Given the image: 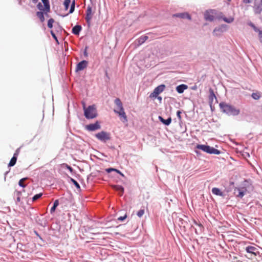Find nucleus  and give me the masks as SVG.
I'll return each instance as SVG.
<instances>
[{"instance_id": "1", "label": "nucleus", "mask_w": 262, "mask_h": 262, "mask_svg": "<svg viewBox=\"0 0 262 262\" xmlns=\"http://www.w3.org/2000/svg\"><path fill=\"white\" fill-rule=\"evenodd\" d=\"M195 153L198 156L201 155V152L196 149L201 150L202 151L206 152L210 155H219L221 154V151L211 147L207 144H197L195 146Z\"/></svg>"}, {"instance_id": "2", "label": "nucleus", "mask_w": 262, "mask_h": 262, "mask_svg": "<svg viewBox=\"0 0 262 262\" xmlns=\"http://www.w3.org/2000/svg\"><path fill=\"white\" fill-rule=\"evenodd\" d=\"M219 106L221 111L228 116H236L240 113L239 109L225 102H221Z\"/></svg>"}, {"instance_id": "3", "label": "nucleus", "mask_w": 262, "mask_h": 262, "mask_svg": "<svg viewBox=\"0 0 262 262\" xmlns=\"http://www.w3.org/2000/svg\"><path fill=\"white\" fill-rule=\"evenodd\" d=\"M114 103L117 105L118 108V111L114 110V112L116 114H117L118 116L123 119V122H126L127 121V116L124 112L123 104L120 99L118 98H117L115 99Z\"/></svg>"}, {"instance_id": "4", "label": "nucleus", "mask_w": 262, "mask_h": 262, "mask_svg": "<svg viewBox=\"0 0 262 262\" xmlns=\"http://www.w3.org/2000/svg\"><path fill=\"white\" fill-rule=\"evenodd\" d=\"M84 115L87 119H92L98 116L95 105L88 106L87 108L84 106Z\"/></svg>"}, {"instance_id": "5", "label": "nucleus", "mask_w": 262, "mask_h": 262, "mask_svg": "<svg viewBox=\"0 0 262 262\" xmlns=\"http://www.w3.org/2000/svg\"><path fill=\"white\" fill-rule=\"evenodd\" d=\"M96 138L103 143H106L111 139V136L109 133L105 131H101L95 134Z\"/></svg>"}, {"instance_id": "6", "label": "nucleus", "mask_w": 262, "mask_h": 262, "mask_svg": "<svg viewBox=\"0 0 262 262\" xmlns=\"http://www.w3.org/2000/svg\"><path fill=\"white\" fill-rule=\"evenodd\" d=\"M227 29V25L225 24L221 25L219 26L216 27L212 32V34L214 36L219 37L222 34L226 31Z\"/></svg>"}, {"instance_id": "7", "label": "nucleus", "mask_w": 262, "mask_h": 262, "mask_svg": "<svg viewBox=\"0 0 262 262\" xmlns=\"http://www.w3.org/2000/svg\"><path fill=\"white\" fill-rule=\"evenodd\" d=\"M166 86L164 84H160L155 88L153 92L150 94L149 98H156L158 96L163 92Z\"/></svg>"}, {"instance_id": "8", "label": "nucleus", "mask_w": 262, "mask_h": 262, "mask_svg": "<svg viewBox=\"0 0 262 262\" xmlns=\"http://www.w3.org/2000/svg\"><path fill=\"white\" fill-rule=\"evenodd\" d=\"M92 7L91 5H88L86 10L85 20L88 28H90L91 25V19L92 18Z\"/></svg>"}, {"instance_id": "9", "label": "nucleus", "mask_w": 262, "mask_h": 262, "mask_svg": "<svg viewBox=\"0 0 262 262\" xmlns=\"http://www.w3.org/2000/svg\"><path fill=\"white\" fill-rule=\"evenodd\" d=\"M85 129L89 132H93L101 128V125L99 121H96L94 123H90L85 127Z\"/></svg>"}, {"instance_id": "10", "label": "nucleus", "mask_w": 262, "mask_h": 262, "mask_svg": "<svg viewBox=\"0 0 262 262\" xmlns=\"http://www.w3.org/2000/svg\"><path fill=\"white\" fill-rule=\"evenodd\" d=\"M253 8L255 14H260L262 12V0H254Z\"/></svg>"}, {"instance_id": "11", "label": "nucleus", "mask_w": 262, "mask_h": 262, "mask_svg": "<svg viewBox=\"0 0 262 262\" xmlns=\"http://www.w3.org/2000/svg\"><path fill=\"white\" fill-rule=\"evenodd\" d=\"M247 25L251 27L255 32L258 33V37L259 42L262 43V30L258 28L252 21L247 22Z\"/></svg>"}, {"instance_id": "12", "label": "nucleus", "mask_w": 262, "mask_h": 262, "mask_svg": "<svg viewBox=\"0 0 262 262\" xmlns=\"http://www.w3.org/2000/svg\"><path fill=\"white\" fill-rule=\"evenodd\" d=\"M247 192V189L243 187H235L234 188V194L236 197L242 199Z\"/></svg>"}, {"instance_id": "13", "label": "nucleus", "mask_w": 262, "mask_h": 262, "mask_svg": "<svg viewBox=\"0 0 262 262\" xmlns=\"http://www.w3.org/2000/svg\"><path fill=\"white\" fill-rule=\"evenodd\" d=\"M88 61L85 60H82L79 62L76 67L75 72H77L83 70L88 66Z\"/></svg>"}, {"instance_id": "14", "label": "nucleus", "mask_w": 262, "mask_h": 262, "mask_svg": "<svg viewBox=\"0 0 262 262\" xmlns=\"http://www.w3.org/2000/svg\"><path fill=\"white\" fill-rule=\"evenodd\" d=\"M209 103L210 107L212 108V105L213 103V99H215L217 101V98L214 94L213 90L210 88L209 89Z\"/></svg>"}, {"instance_id": "15", "label": "nucleus", "mask_w": 262, "mask_h": 262, "mask_svg": "<svg viewBox=\"0 0 262 262\" xmlns=\"http://www.w3.org/2000/svg\"><path fill=\"white\" fill-rule=\"evenodd\" d=\"M173 17H179L183 19L187 18L189 20L191 19V15L187 12L176 13L173 15Z\"/></svg>"}, {"instance_id": "16", "label": "nucleus", "mask_w": 262, "mask_h": 262, "mask_svg": "<svg viewBox=\"0 0 262 262\" xmlns=\"http://www.w3.org/2000/svg\"><path fill=\"white\" fill-rule=\"evenodd\" d=\"M245 250L247 253L252 254L255 256L257 255L258 253L257 249L255 247L252 246H248L246 247Z\"/></svg>"}, {"instance_id": "17", "label": "nucleus", "mask_w": 262, "mask_h": 262, "mask_svg": "<svg viewBox=\"0 0 262 262\" xmlns=\"http://www.w3.org/2000/svg\"><path fill=\"white\" fill-rule=\"evenodd\" d=\"M148 37L147 36L142 35L135 40V43L137 45V46H140L144 43L145 41L148 39Z\"/></svg>"}, {"instance_id": "18", "label": "nucleus", "mask_w": 262, "mask_h": 262, "mask_svg": "<svg viewBox=\"0 0 262 262\" xmlns=\"http://www.w3.org/2000/svg\"><path fill=\"white\" fill-rule=\"evenodd\" d=\"M81 30V26L77 24L72 28V33L75 35H79Z\"/></svg>"}, {"instance_id": "19", "label": "nucleus", "mask_w": 262, "mask_h": 262, "mask_svg": "<svg viewBox=\"0 0 262 262\" xmlns=\"http://www.w3.org/2000/svg\"><path fill=\"white\" fill-rule=\"evenodd\" d=\"M158 119L165 126L169 125L172 121L170 117H169L167 119H165L162 116H159L158 117Z\"/></svg>"}, {"instance_id": "20", "label": "nucleus", "mask_w": 262, "mask_h": 262, "mask_svg": "<svg viewBox=\"0 0 262 262\" xmlns=\"http://www.w3.org/2000/svg\"><path fill=\"white\" fill-rule=\"evenodd\" d=\"M188 88V85L185 84H181L176 86V91L179 94H182L185 90Z\"/></svg>"}, {"instance_id": "21", "label": "nucleus", "mask_w": 262, "mask_h": 262, "mask_svg": "<svg viewBox=\"0 0 262 262\" xmlns=\"http://www.w3.org/2000/svg\"><path fill=\"white\" fill-rule=\"evenodd\" d=\"M212 193L216 195L220 196H224L225 194L223 192L221 191V190L217 187H213L212 189Z\"/></svg>"}, {"instance_id": "22", "label": "nucleus", "mask_w": 262, "mask_h": 262, "mask_svg": "<svg viewBox=\"0 0 262 262\" xmlns=\"http://www.w3.org/2000/svg\"><path fill=\"white\" fill-rule=\"evenodd\" d=\"M251 181L250 179L247 180H244V181L242 183L241 186L240 187H243L245 188L246 189H248V188H249L250 186H251Z\"/></svg>"}, {"instance_id": "23", "label": "nucleus", "mask_w": 262, "mask_h": 262, "mask_svg": "<svg viewBox=\"0 0 262 262\" xmlns=\"http://www.w3.org/2000/svg\"><path fill=\"white\" fill-rule=\"evenodd\" d=\"M204 18L206 20H208L209 21H213L215 19V17L213 15L209 13L208 11H206L205 12L204 14Z\"/></svg>"}, {"instance_id": "24", "label": "nucleus", "mask_w": 262, "mask_h": 262, "mask_svg": "<svg viewBox=\"0 0 262 262\" xmlns=\"http://www.w3.org/2000/svg\"><path fill=\"white\" fill-rule=\"evenodd\" d=\"M59 200H56L54 201V202L53 203V205L50 209V213L51 214L53 213L55 211V210H56L57 207H58V206L59 205Z\"/></svg>"}, {"instance_id": "25", "label": "nucleus", "mask_w": 262, "mask_h": 262, "mask_svg": "<svg viewBox=\"0 0 262 262\" xmlns=\"http://www.w3.org/2000/svg\"><path fill=\"white\" fill-rule=\"evenodd\" d=\"M36 15L39 18L40 21L41 23H43L45 21V13L43 12L37 11L36 13Z\"/></svg>"}, {"instance_id": "26", "label": "nucleus", "mask_w": 262, "mask_h": 262, "mask_svg": "<svg viewBox=\"0 0 262 262\" xmlns=\"http://www.w3.org/2000/svg\"><path fill=\"white\" fill-rule=\"evenodd\" d=\"M17 159V157H16V155H13L8 165V167H12L14 166L16 163Z\"/></svg>"}, {"instance_id": "27", "label": "nucleus", "mask_w": 262, "mask_h": 262, "mask_svg": "<svg viewBox=\"0 0 262 262\" xmlns=\"http://www.w3.org/2000/svg\"><path fill=\"white\" fill-rule=\"evenodd\" d=\"M70 181L73 183V184L76 187V188L78 189H80V186L79 183L73 178L68 177Z\"/></svg>"}, {"instance_id": "28", "label": "nucleus", "mask_w": 262, "mask_h": 262, "mask_svg": "<svg viewBox=\"0 0 262 262\" xmlns=\"http://www.w3.org/2000/svg\"><path fill=\"white\" fill-rule=\"evenodd\" d=\"M179 226L180 227H183L184 229L186 228V225L188 224L187 222L183 219L180 218L179 219Z\"/></svg>"}, {"instance_id": "29", "label": "nucleus", "mask_w": 262, "mask_h": 262, "mask_svg": "<svg viewBox=\"0 0 262 262\" xmlns=\"http://www.w3.org/2000/svg\"><path fill=\"white\" fill-rule=\"evenodd\" d=\"M116 190L118 191L119 194L120 195H122L123 193H124V187L121 186V185H117L116 186Z\"/></svg>"}, {"instance_id": "30", "label": "nucleus", "mask_w": 262, "mask_h": 262, "mask_svg": "<svg viewBox=\"0 0 262 262\" xmlns=\"http://www.w3.org/2000/svg\"><path fill=\"white\" fill-rule=\"evenodd\" d=\"M62 167L67 168L68 170H69V171L72 173L73 174L75 173V170L73 169V168L68 164L66 163L62 164Z\"/></svg>"}, {"instance_id": "31", "label": "nucleus", "mask_w": 262, "mask_h": 262, "mask_svg": "<svg viewBox=\"0 0 262 262\" xmlns=\"http://www.w3.org/2000/svg\"><path fill=\"white\" fill-rule=\"evenodd\" d=\"M27 179H28V178L27 177L21 179L18 182L19 186L23 188L26 187V185L24 183V182Z\"/></svg>"}, {"instance_id": "32", "label": "nucleus", "mask_w": 262, "mask_h": 262, "mask_svg": "<svg viewBox=\"0 0 262 262\" xmlns=\"http://www.w3.org/2000/svg\"><path fill=\"white\" fill-rule=\"evenodd\" d=\"M54 19L52 18H50L48 20L47 26L49 28L52 29L53 27V23H54Z\"/></svg>"}, {"instance_id": "33", "label": "nucleus", "mask_w": 262, "mask_h": 262, "mask_svg": "<svg viewBox=\"0 0 262 262\" xmlns=\"http://www.w3.org/2000/svg\"><path fill=\"white\" fill-rule=\"evenodd\" d=\"M222 19L224 21L227 23H231L234 20V18L232 17H223Z\"/></svg>"}, {"instance_id": "34", "label": "nucleus", "mask_w": 262, "mask_h": 262, "mask_svg": "<svg viewBox=\"0 0 262 262\" xmlns=\"http://www.w3.org/2000/svg\"><path fill=\"white\" fill-rule=\"evenodd\" d=\"M71 0H64V1L63 5L64 7V9L66 10H67L69 9L70 4H71Z\"/></svg>"}, {"instance_id": "35", "label": "nucleus", "mask_w": 262, "mask_h": 262, "mask_svg": "<svg viewBox=\"0 0 262 262\" xmlns=\"http://www.w3.org/2000/svg\"><path fill=\"white\" fill-rule=\"evenodd\" d=\"M251 97L254 100H258L260 97V95L259 93L258 92L253 93L251 95Z\"/></svg>"}, {"instance_id": "36", "label": "nucleus", "mask_w": 262, "mask_h": 262, "mask_svg": "<svg viewBox=\"0 0 262 262\" xmlns=\"http://www.w3.org/2000/svg\"><path fill=\"white\" fill-rule=\"evenodd\" d=\"M43 10L42 12L45 13V14H47V13H48L50 11V4L43 5Z\"/></svg>"}, {"instance_id": "37", "label": "nucleus", "mask_w": 262, "mask_h": 262, "mask_svg": "<svg viewBox=\"0 0 262 262\" xmlns=\"http://www.w3.org/2000/svg\"><path fill=\"white\" fill-rule=\"evenodd\" d=\"M42 195V193H37V194H35L33 197H32V201L34 202V201H35L36 200H37L38 199H39V198H40Z\"/></svg>"}, {"instance_id": "38", "label": "nucleus", "mask_w": 262, "mask_h": 262, "mask_svg": "<svg viewBox=\"0 0 262 262\" xmlns=\"http://www.w3.org/2000/svg\"><path fill=\"white\" fill-rule=\"evenodd\" d=\"M75 2L74 0L72 2V4L71 5V7H70V10L69 12V14L73 13V12L75 10Z\"/></svg>"}, {"instance_id": "39", "label": "nucleus", "mask_w": 262, "mask_h": 262, "mask_svg": "<svg viewBox=\"0 0 262 262\" xmlns=\"http://www.w3.org/2000/svg\"><path fill=\"white\" fill-rule=\"evenodd\" d=\"M96 177L95 175H94L93 173H90L87 177V182L89 183V182H92L93 181V179Z\"/></svg>"}, {"instance_id": "40", "label": "nucleus", "mask_w": 262, "mask_h": 262, "mask_svg": "<svg viewBox=\"0 0 262 262\" xmlns=\"http://www.w3.org/2000/svg\"><path fill=\"white\" fill-rule=\"evenodd\" d=\"M144 209H140L137 213V215L139 217H141L144 214Z\"/></svg>"}, {"instance_id": "41", "label": "nucleus", "mask_w": 262, "mask_h": 262, "mask_svg": "<svg viewBox=\"0 0 262 262\" xmlns=\"http://www.w3.org/2000/svg\"><path fill=\"white\" fill-rule=\"evenodd\" d=\"M50 33H51L52 37L54 38V39L58 43L59 42H58V38L56 36L55 33L54 32V31L52 30H51L50 31Z\"/></svg>"}, {"instance_id": "42", "label": "nucleus", "mask_w": 262, "mask_h": 262, "mask_svg": "<svg viewBox=\"0 0 262 262\" xmlns=\"http://www.w3.org/2000/svg\"><path fill=\"white\" fill-rule=\"evenodd\" d=\"M25 246L23 245L22 243H18L17 244V248L18 249H19L20 251H25V250L23 249L24 247H25Z\"/></svg>"}, {"instance_id": "43", "label": "nucleus", "mask_w": 262, "mask_h": 262, "mask_svg": "<svg viewBox=\"0 0 262 262\" xmlns=\"http://www.w3.org/2000/svg\"><path fill=\"white\" fill-rule=\"evenodd\" d=\"M127 214H125L123 216H121L120 217H119L118 218V221H120V222H123L126 218H127Z\"/></svg>"}, {"instance_id": "44", "label": "nucleus", "mask_w": 262, "mask_h": 262, "mask_svg": "<svg viewBox=\"0 0 262 262\" xmlns=\"http://www.w3.org/2000/svg\"><path fill=\"white\" fill-rule=\"evenodd\" d=\"M115 170H116V168L112 167H110L105 169L106 172L108 173H111L113 171L115 172Z\"/></svg>"}, {"instance_id": "45", "label": "nucleus", "mask_w": 262, "mask_h": 262, "mask_svg": "<svg viewBox=\"0 0 262 262\" xmlns=\"http://www.w3.org/2000/svg\"><path fill=\"white\" fill-rule=\"evenodd\" d=\"M37 8L38 10H40V11H41L42 12L43 10V6L42 5L41 3H38L37 5Z\"/></svg>"}, {"instance_id": "46", "label": "nucleus", "mask_w": 262, "mask_h": 262, "mask_svg": "<svg viewBox=\"0 0 262 262\" xmlns=\"http://www.w3.org/2000/svg\"><path fill=\"white\" fill-rule=\"evenodd\" d=\"M181 114H182L181 111H180V110L177 111V116L180 121H181L182 119Z\"/></svg>"}, {"instance_id": "47", "label": "nucleus", "mask_w": 262, "mask_h": 262, "mask_svg": "<svg viewBox=\"0 0 262 262\" xmlns=\"http://www.w3.org/2000/svg\"><path fill=\"white\" fill-rule=\"evenodd\" d=\"M88 49V47L86 46L85 47L84 51H83V55L85 57H87L88 56V53L87 52Z\"/></svg>"}, {"instance_id": "48", "label": "nucleus", "mask_w": 262, "mask_h": 262, "mask_svg": "<svg viewBox=\"0 0 262 262\" xmlns=\"http://www.w3.org/2000/svg\"><path fill=\"white\" fill-rule=\"evenodd\" d=\"M34 233L40 240H41L42 241H44L43 238L41 237V236L39 235L37 231H34Z\"/></svg>"}, {"instance_id": "49", "label": "nucleus", "mask_w": 262, "mask_h": 262, "mask_svg": "<svg viewBox=\"0 0 262 262\" xmlns=\"http://www.w3.org/2000/svg\"><path fill=\"white\" fill-rule=\"evenodd\" d=\"M19 151H20V148H18L15 151V152L14 153L13 155L15 156L16 155V157H18V156L19 155Z\"/></svg>"}, {"instance_id": "50", "label": "nucleus", "mask_w": 262, "mask_h": 262, "mask_svg": "<svg viewBox=\"0 0 262 262\" xmlns=\"http://www.w3.org/2000/svg\"><path fill=\"white\" fill-rule=\"evenodd\" d=\"M43 5L50 4L49 0H41Z\"/></svg>"}, {"instance_id": "51", "label": "nucleus", "mask_w": 262, "mask_h": 262, "mask_svg": "<svg viewBox=\"0 0 262 262\" xmlns=\"http://www.w3.org/2000/svg\"><path fill=\"white\" fill-rule=\"evenodd\" d=\"M115 172H116V173H118L119 174H120V176H121L122 177H124V175L123 174V173L119 170L117 169L116 168V170H115Z\"/></svg>"}, {"instance_id": "52", "label": "nucleus", "mask_w": 262, "mask_h": 262, "mask_svg": "<svg viewBox=\"0 0 262 262\" xmlns=\"http://www.w3.org/2000/svg\"><path fill=\"white\" fill-rule=\"evenodd\" d=\"M56 28V31L57 32H59V31H61L63 29L62 27L60 26L58 24V26Z\"/></svg>"}, {"instance_id": "53", "label": "nucleus", "mask_w": 262, "mask_h": 262, "mask_svg": "<svg viewBox=\"0 0 262 262\" xmlns=\"http://www.w3.org/2000/svg\"><path fill=\"white\" fill-rule=\"evenodd\" d=\"M196 226H199L200 228V231H201L202 229H203V226H202V224L200 223H198V225Z\"/></svg>"}, {"instance_id": "54", "label": "nucleus", "mask_w": 262, "mask_h": 262, "mask_svg": "<svg viewBox=\"0 0 262 262\" xmlns=\"http://www.w3.org/2000/svg\"><path fill=\"white\" fill-rule=\"evenodd\" d=\"M252 0H243V2L245 4H250L252 2Z\"/></svg>"}, {"instance_id": "55", "label": "nucleus", "mask_w": 262, "mask_h": 262, "mask_svg": "<svg viewBox=\"0 0 262 262\" xmlns=\"http://www.w3.org/2000/svg\"><path fill=\"white\" fill-rule=\"evenodd\" d=\"M156 98L158 99V100L160 101V102H161L162 100V98L161 96H159V95L157 97H156Z\"/></svg>"}, {"instance_id": "56", "label": "nucleus", "mask_w": 262, "mask_h": 262, "mask_svg": "<svg viewBox=\"0 0 262 262\" xmlns=\"http://www.w3.org/2000/svg\"><path fill=\"white\" fill-rule=\"evenodd\" d=\"M18 4L19 5H22V3H23V2L24 1L23 0H18Z\"/></svg>"}, {"instance_id": "57", "label": "nucleus", "mask_w": 262, "mask_h": 262, "mask_svg": "<svg viewBox=\"0 0 262 262\" xmlns=\"http://www.w3.org/2000/svg\"><path fill=\"white\" fill-rule=\"evenodd\" d=\"M20 196H18L17 198V199H16V202H20Z\"/></svg>"}, {"instance_id": "58", "label": "nucleus", "mask_w": 262, "mask_h": 262, "mask_svg": "<svg viewBox=\"0 0 262 262\" xmlns=\"http://www.w3.org/2000/svg\"><path fill=\"white\" fill-rule=\"evenodd\" d=\"M38 1V0H32V2L34 4H36Z\"/></svg>"}, {"instance_id": "59", "label": "nucleus", "mask_w": 262, "mask_h": 262, "mask_svg": "<svg viewBox=\"0 0 262 262\" xmlns=\"http://www.w3.org/2000/svg\"><path fill=\"white\" fill-rule=\"evenodd\" d=\"M193 222L194 224H195V225H198V222L196 221H195V220H194L193 221Z\"/></svg>"}, {"instance_id": "60", "label": "nucleus", "mask_w": 262, "mask_h": 262, "mask_svg": "<svg viewBox=\"0 0 262 262\" xmlns=\"http://www.w3.org/2000/svg\"><path fill=\"white\" fill-rule=\"evenodd\" d=\"M194 231H195V233L196 234H199V233H198V231H197V230H196V229H195Z\"/></svg>"}, {"instance_id": "61", "label": "nucleus", "mask_w": 262, "mask_h": 262, "mask_svg": "<svg viewBox=\"0 0 262 262\" xmlns=\"http://www.w3.org/2000/svg\"><path fill=\"white\" fill-rule=\"evenodd\" d=\"M230 185H233L234 184V182H230Z\"/></svg>"}, {"instance_id": "62", "label": "nucleus", "mask_w": 262, "mask_h": 262, "mask_svg": "<svg viewBox=\"0 0 262 262\" xmlns=\"http://www.w3.org/2000/svg\"><path fill=\"white\" fill-rule=\"evenodd\" d=\"M111 148L113 149H115V146H111Z\"/></svg>"}, {"instance_id": "63", "label": "nucleus", "mask_w": 262, "mask_h": 262, "mask_svg": "<svg viewBox=\"0 0 262 262\" xmlns=\"http://www.w3.org/2000/svg\"><path fill=\"white\" fill-rule=\"evenodd\" d=\"M8 173V171H7L6 172H5V175L6 176Z\"/></svg>"}, {"instance_id": "64", "label": "nucleus", "mask_w": 262, "mask_h": 262, "mask_svg": "<svg viewBox=\"0 0 262 262\" xmlns=\"http://www.w3.org/2000/svg\"><path fill=\"white\" fill-rule=\"evenodd\" d=\"M45 15H46L47 17H49V14L48 13H47V14H45Z\"/></svg>"}]
</instances>
